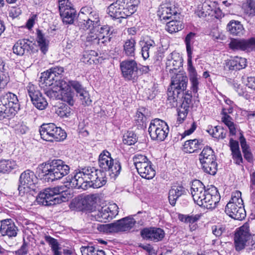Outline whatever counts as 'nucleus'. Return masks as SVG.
<instances>
[{"mask_svg":"<svg viewBox=\"0 0 255 255\" xmlns=\"http://www.w3.org/2000/svg\"><path fill=\"white\" fill-rule=\"evenodd\" d=\"M55 112L61 118H65L73 114V110L69 106L63 104L56 109Z\"/></svg>","mask_w":255,"mask_h":255,"instance_id":"46","label":"nucleus"},{"mask_svg":"<svg viewBox=\"0 0 255 255\" xmlns=\"http://www.w3.org/2000/svg\"><path fill=\"white\" fill-rule=\"evenodd\" d=\"M136 221L130 217L124 218L115 222L103 225L104 232L107 233H115L129 231L132 228Z\"/></svg>","mask_w":255,"mask_h":255,"instance_id":"10","label":"nucleus"},{"mask_svg":"<svg viewBox=\"0 0 255 255\" xmlns=\"http://www.w3.org/2000/svg\"><path fill=\"white\" fill-rule=\"evenodd\" d=\"M171 76V83L167 93V100L171 106L176 107L178 99L180 98V96L183 97V92L186 89L188 79L185 73L181 71Z\"/></svg>","mask_w":255,"mask_h":255,"instance_id":"3","label":"nucleus"},{"mask_svg":"<svg viewBox=\"0 0 255 255\" xmlns=\"http://www.w3.org/2000/svg\"><path fill=\"white\" fill-rule=\"evenodd\" d=\"M37 41L41 51L45 54L48 50V41L45 39L40 30H37Z\"/></svg>","mask_w":255,"mask_h":255,"instance_id":"47","label":"nucleus"},{"mask_svg":"<svg viewBox=\"0 0 255 255\" xmlns=\"http://www.w3.org/2000/svg\"><path fill=\"white\" fill-rule=\"evenodd\" d=\"M135 41L131 38L127 40L124 45V50L125 54L128 56H134L135 53Z\"/></svg>","mask_w":255,"mask_h":255,"instance_id":"42","label":"nucleus"},{"mask_svg":"<svg viewBox=\"0 0 255 255\" xmlns=\"http://www.w3.org/2000/svg\"><path fill=\"white\" fill-rule=\"evenodd\" d=\"M45 240L51 247L53 255H62L61 248L56 239L50 236H45Z\"/></svg>","mask_w":255,"mask_h":255,"instance_id":"37","label":"nucleus"},{"mask_svg":"<svg viewBox=\"0 0 255 255\" xmlns=\"http://www.w3.org/2000/svg\"><path fill=\"white\" fill-rule=\"evenodd\" d=\"M64 72V69L61 67H56L51 68L49 71L42 74V77L44 79V83L46 85H52L53 81L60 77V75Z\"/></svg>","mask_w":255,"mask_h":255,"instance_id":"28","label":"nucleus"},{"mask_svg":"<svg viewBox=\"0 0 255 255\" xmlns=\"http://www.w3.org/2000/svg\"><path fill=\"white\" fill-rule=\"evenodd\" d=\"M18 230L11 219H7L1 221L0 233L1 236H6L9 238L15 237L17 236Z\"/></svg>","mask_w":255,"mask_h":255,"instance_id":"22","label":"nucleus"},{"mask_svg":"<svg viewBox=\"0 0 255 255\" xmlns=\"http://www.w3.org/2000/svg\"><path fill=\"white\" fill-rule=\"evenodd\" d=\"M214 151L211 147H205L199 155V160L200 161L207 159V158L214 156Z\"/></svg>","mask_w":255,"mask_h":255,"instance_id":"54","label":"nucleus"},{"mask_svg":"<svg viewBox=\"0 0 255 255\" xmlns=\"http://www.w3.org/2000/svg\"><path fill=\"white\" fill-rule=\"evenodd\" d=\"M72 87L77 92V96L79 98L82 104L85 106H89L92 103L88 92L86 91L82 85L77 81L70 82Z\"/></svg>","mask_w":255,"mask_h":255,"instance_id":"26","label":"nucleus"},{"mask_svg":"<svg viewBox=\"0 0 255 255\" xmlns=\"http://www.w3.org/2000/svg\"><path fill=\"white\" fill-rule=\"evenodd\" d=\"M190 75V81L191 83V89L193 92L196 93L198 89L199 80L197 77V73L189 74Z\"/></svg>","mask_w":255,"mask_h":255,"instance_id":"57","label":"nucleus"},{"mask_svg":"<svg viewBox=\"0 0 255 255\" xmlns=\"http://www.w3.org/2000/svg\"><path fill=\"white\" fill-rule=\"evenodd\" d=\"M207 131L213 137L218 139H223L226 137V135L224 129L220 126H216L214 128H211L208 129Z\"/></svg>","mask_w":255,"mask_h":255,"instance_id":"48","label":"nucleus"},{"mask_svg":"<svg viewBox=\"0 0 255 255\" xmlns=\"http://www.w3.org/2000/svg\"><path fill=\"white\" fill-rule=\"evenodd\" d=\"M229 46L234 51L241 50L248 52L255 51V38L248 39L232 38Z\"/></svg>","mask_w":255,"mask_h":255,"instance_id":"16","label":"nucleus"},{"mask_svg":"<svg viewBox=\"0 0 255 255\" xmlns=\"http://www.w3.org/2000/svg\"><path fill=\"white\" fill-rule=\"evenodd\" d=\"M124 144L130 145L134 144L136 141V135L132 132H127L123 136Z\"/></svg>","mask_w":255,"mask_h":255,"instance_id":"51","label":"nucleus"},{"mask_svg":"<svg viewBox=\"0 0 255 255\" xmlns=\"http://www.w3.org/2000/svg\"><path fill=\"white\" fill-rule=\"evenodd\" d=\"M246 61L244 58L235 57L227 61L226 66L231 70L242 69L247 66Z\"/></svg>","mask_w":255,"mask_h":255,"instance_id":"33","label":"nucleus"},{"mask_svg":"<svg viewBox=\"0 0 255 255\" xmlns=\"http://www.w3.org/2000/svg\"><path fill=\"white\" fill-rule=\"evenodd\" d=\"M139 0H117L108 8V13L115 18H127L136 10Z\"/></svg>","mask_w":255,"mask_h":255,"instance_id":"5","label":"nucleus"},{"mask_svg":"<svg viewBox=\"0 0 255 255\" xmlns=\"http://www.w3.org/2000/svg\"><path fill=\"white\" fill-rule=\"evenodd\" d=\"M182 62L183 59L179 53L175 52L171 53L167 58L166 71H168L171 76L172 74L178 73Z\"/></svg>","mask_w":255,"mask_h":255,"instance_id":"19","label":"nucleus"},{"mask_svg":"<svg viewBox=\"0 0 255 255\" xmlns=\"http://www.w3.org/2000/svg\"><path fill=\"white\" fill-rule=\"evenodd\" d=\"M192 51H187L188 60V69L189 70V74L196 73V70L192 65Z\"/></svg>","mask_w":255,"mask_h":255,"instance_id":"61","label":"nucleus"},{"mask_svg":"<svg viewBox=\"0 0 255 255\" xmlns=\"http://www.w3.org/2000/svg\"><path fill=\"white\" fill-rule=\"evenodd\" d=\"M192 96L191 94L185 93L183 92V97L180 96V98L178 99V101L181 100L182 104L180 108L178 109V119L177 121L181 123L186 118L189 108L192 103Z\"/></svg>","mask_w":255,"mask_h":255,"instance_id":"21","label":"nucleus"},{"mask_svg":"<svg viewBox=\"0 0 255 255\" xmlns=\"http://www.w3.org/2000/svg\"><path fill=\"white\" fill-rule=\"evenodd\" d=\"M225 212L231 218L242 220L246 217V211L244 206L227 204L225 207Z\"/></svg>","mask_w":255,"mask_h":255,"instance_id":"23","label":"nucleus"},{"mask_svg":"<svg viewBox=\"0 0 255 255\" xmlns=\"http://www.w3.org/2000/svg\"><path fill=\"white\" fill-rule=\"evenodd\" d=\"M27 130L28 128L23 123H18L14 127V130L16 133L18 134H24Z\"/></svg>","mask_w":255,"mask_h":255,"instance_id":"60","label":"nucleus"},{"mask_svg":"<svg viewBox=\"0 0 255 255\" xmlns=\"http://www.w3.org/2000/svg\"><path fill=\"white\" fill-rule=\"evenodd\" d=\"M228 31L233 36H241L245 33V29L241 22L232 20L227 24Z\"/></svg>","mask_w":255,"mask_h":255,"instance_id":"32","label":"nucleus"},{"mask_svg":"<svg viewBox=\"0 0 255 255\" xmlns=\"http://www.w3.org/2000/svg\"><path fill=\"white\" fill-rule=\"evenodd\" d=\"M37 181V178L33 171L26 170L20 174L19 180L18 189L19 194L23 196L30 192V189H33Z\"/></svg>","mask_w":255,"mask_h":255,"instance_id":"12","label":"nucleus"},{"mask_svg":"<svg viewBox=\"0 0 255 255\" xmlns=\"http://www.w3.org/2000/svg\"><path fill=\"white\" fill-rule=\"evenodd\" d=\"M80 249L82 255H105L103 251H96L92 246L82 247Z\"/></svg>","mask_w":255,"mask_h":255,"instance_id":"49","label":"nucleus"},{"mask_svg":"<svg viewBox=\"0 0 255 255\" xmlns=\"http://www.w3.org/2000/svg\"><path fill=\"white\" fill-rule=\"evenodd\" d=\"M245 12L249 15H255V1L254 0H248L244 6Z\"/></svg>","mask_w":255,"mask_h":255,"instance_id":"52","label":"nucleus"},{"mask_svg":"<svg viewBox=\"0 0 255 255\" xmlns=\"http://www.w3.org/2000/svg\"><path fill=\"white\" fill-rule=\"evenodd\" d=\"M191 193L195 203L208 209L215 208L220 200V195L216 187L211 185L206 188L202 182L198 180L192 182Z\"/></svg>","mask_w":255,"mask_h":255,"instance_id":"2","label":"nucleus"},{"mask_svg":"<svg viewBox=\"0 0 255 255\" xmlns=\"http://www.w3.org/2000/svg\"><path fill=\"white\" fill-rule=\"evenodd\" d=\"M157 15L161 20L171 19L172 17L175 18L179 15L174 7L170 4H163L160 6L157 11Z\"/></svg>","mask_w":255,"mask_h":255,"instance_id":"24","label":"nucleus"},{"mask_svg":"<svg viewBox=\"0 0 255 255\" xmlns=\"http://www.w3.org/2000/svg\"><path fill=\"white\" fill-rule=\"evenodd\" d=\"M72 87L77 92V96L79 98L82 104L85 106H89L92 103L88 92L86 91L82 85L77 81L70 82Z\"/></svg>","mask_w":255,"mask_h":255,"instance_id":"25","label":"nucleus"},{"mask_svg":"<svg viewBox=\"0 0 255 255\" xmlns=\"http://www.w3.org/2000/svg\"><path fill=\"white\" fill-rule=\"evenodd\" d=\"M99 37L98 33H95L93 31H91L88 34L86 40L87 42L93 44H98L99 41Z\"/></svg>","mask_w":255,"mask_h":255,"instance_id":"58","label":"nucleus"},{"mask_svg":"<svg viewBox=\"0 0 255 255\" xmlns=\"http://www.w3.org/2000/svg\"><path fill=\"white\" fill-rule=\"evenodd\" d=\"M80 21L78 25L84 30L93 29L100 25V18L99 12L89 6L83 7L79 13Z\"/></svg>","mask_w":255,"mask_h":255,"instance_id":"6","label":"nucleus"},{"mask_svg":"<svg viewBox=\"0 0 255 255\" xmlns=\"http://www.w3.org/2000/svg\"><path fill=\"white\" fill-rule=\"evenodd\" d=\"M105 175L101 171L93 167H86L76 173L74 177H68L67 184L47 188L39 193L36 198L40 205L50 206L60 204L68 200V197L63 195L66 187L87 190L89 187L99 188L106 183Z\"/></svg>","mask_w":255,"mask_h":255,"instance_id":"1","label":"nucleus"},{"mask_svg":"<svg viewBox=\"0 0 255 255\" xmlns=\"http://www.w3.org/2000/svg\"><path fill=\"white\" fill-rule=\"evenodd\" d=\"M200 143L197 139H190L185 142L184 151L187 153H193L200 148Z\"/></svg>","mask_w":255,"mask_h":255,"instance_id":"40","label":"nucleus"},{"mask_svg":"<svg viewBox=\"0 0 255 255\" xmlns=\"http://www.w3.org/2000/svg\"><path fill=\"white\" fill-rule=\"evenodd\" d=\"M26 90L32 104L39 110H42L46 108L48 103L38 87L34 84L29 83L26 87Z\"/></svg>","mask_w":255,"mask_h":255,"instance_id":"15","label":"nucleus"},{"mask_svg":"<svg viewBox=\"0 0 255 255\" xmlns=\"http://www.w3.org/2000/svg\"><path fill=\"white\" fill-rule=\"evenodd\" d=\"M19 108L18 101L16 96L12 93H7L0 97V119L10 116Z\"/></svg>","mask_w":255,"mask_h":255,"instance_id":"8","label":"nucleus"},{"mask_svg":"<svg viewBox=\"0 0 255 255\" xmlns=\"http://www.w3.org/2000/svg\"><path fill=\"white\" fill-rule=\"evenodd\" d=\"M32 42L28 39L19 40L13 46V52L17 55L22 56L30 49Z\"/></svg>","mask_w":255,"mask_h":255,"instance_id":"29","label":"nucleus"},{"mask_svg":"<svg viewBox=\"0 0 255 255\" xmlns=\"http://www.w3.org/2000/svg\"><path fill=\"white\" fill-rule=\"evenodd\" d=\"M184 188L182 186H174L169 191L168 199L170 204L174 206L177 199L183 194Z\"/></svg>","mask_w":255,"mask_h":255,"instance_id":"35","label":"nucleus"},{"mask_svg":"<svg viewBox=\"0 0 255 255\" xmlns=\"http://www.w3.org/2000/svg\"><path fill=\"white\" fill-rule=\"evenodd\" d=\"M41 172L48 181H53L61 179L70 172V167L61 159H49L41 164Z\"/></svg>","mask_w":255,"mask_h":255,"instance_id":"4","label":"nucleus"},{"mask_svg":"<svg viewBox=\"0 0 255 255\" xmlns=\"http://www.w3.org/2000/svg\"><path fill=\"white\" fill-rule=\"evenodd\" d=\"M224 110H223L222 112L223 117L221 119L222 122L229 128L230 134L234 135L237 132V125L233 122L232 117L226 113L224 112Z\"/></svg>","mask_w":255,"mask_h":255,"instance_id":"36","label":"nucleus"},{"mask_svg":"<svg viewBox=\"0 0 255 255\" xmlns=\"http://www.w3.org/2000/svg\"><path fill=\"white\" fill-rule=\"evenodd\" d=\"M141 236L143 239L154 242L161 241L164 237V231L157 228H144L140 231Z\"/></svg>","mask_w":255,"mask_h":255,"instance_id":"20","label":"nucleus"},{"mask_svg":"<svg viewBox=\"0 0 255 255\" xmlns=\"http://www.w3.org/2000/svg\"><path fill=\"white\" fill-rule=\"evenodd\" d=\"M52 88L46 91L45 94L50 98H55L58 96V91L54 85H51Z\"/></svg>","mask_w":255,"mask_h":255,"instance_id":"64","label":"nucleus"},{"mask_svg":"<svg viewBox=\"0 0 255 255\" xmlns=\"http://www.w3.org/2000/svg\"><path fill=\"white\" fill-rule=\"evenodd\" d=\"M198 14L201 17H211L212 19H220L224 16L221 9L217 7L214 3L210 1H205L202 4L201 9L199 11Z\"/></svg>","mask_w":255,"mask_h":255,"instance_id":"17","label":"nucleus"},{"mask_svg":"<svg viewBox=\"0 0 255 255\" xmlns=\"http://www.w3.org/2000/svg\"><path fill=\"white\" fill-rule=\"evenodd\" d=\"M112 165L107 169L112 178L115 179L120 173L121 170V163L118 160L115 159Z\"/></svg>","mask_w":255,"mask_h":255,"instance_id":"44","label":"nucleus"},{"mask_svg":"<svg viewBox=\"0 0 255 255\" xmlns=\"http://www.w3.org/2000/svg\"><path fill=\"white\" fill-rule=\"evenodd\" d=\"M140 176L146 179H151L155 175V171L152 167L151 162L147 163L140 164L136 167Z\"/></svg>","mask_w":255,"mask_h":255,"instance_id":"30","label":"nucleus"},{"mask_svg":"<svg viewBox=\"0 0 255 255\" xmlns=\"http://www.w3.org/2000/svg\"><path fill=\"white\" fill-rule=\"evenodd\" d=\"M21 12V10L19 7H12L9 11V15L12 18L17 17Z\"/></svg>","mask_w":255,"mask_h":255,"instance_id":"62","label":"nucleus"},{"mask_svg":"<svg viewBox=\"0 0 255 255\" xmlns=\"http://www.w3.org/2000/svg\"><path fill=\"white\" fill-rule=\"evenodd\" d=\"M59 9L63 22L66 24L73 23L76 16V10L69 0H59Z\"/></svg>","mask_w":255,"mask_h":255,"instance_id":"14","label":"nucleus"},{"mask_svg":"<svg viewBox=\"0 0 255 255\" xmlns=\"http://www.w3.org/2000/svg\"><path fill=\"white\" fill-rule=\"evenodd\" d=\"M148 132L152 140L162 141L168 135L169 128L166 122L160 119H155L150 122Z\"/></svg>","mask_w":255,"mask_h":255,"instance_id":"9","label":"nucleus"},{"mask_svg":"<svg viewBox=\"0 0 255 255\" xmlns=\"http://www.w3.org/2000/svg\"><path fill=\"white\" fill-rule=\"evenodd\" d=\"M73 81H69L68 82L63 80H57L56 79L53 84L58 92H66L70 90L72 87L70 82Z\"/></svg>","mask_w":255,"mask_h":255,"instance_id":"45","label":"nucleus"},{"mask_svg":"<svg viewBox=\"0 0 255 255\" xmlns=\"http://www.w3.org/2000/svg\"><path fill=\"white\" fill-rule=\"evenodd\" d=\"M17 167L15 161L11 160H0V172L8 173Z\"/></svg>","mask_w":255,"mask_h":255,"instance_id":"39","label":"nucleus"},{"mask_svg":"<svg viewBox=\"0 0 255 255\" xmlns=\"http://www.w3.org/2000/svg\"><path fill=\"white\" fill-rule=\"evenodd\" d=\"M39 130L41 138L47 141H60L66 137L65 131L53 123L43 124Z\"/></svg>","mask_w":255,"mask_h":255,"instance_id":"7","label":"nucleus"},{"mask_svg":"<svg viewBox=\"0 0 255 255\" xmlns=\"http://www.w3.org/2000/svg\"><path fill=\"white\" fill-rule=\"evenodd\" d=\"M230 146L232 153L240 151L239 144L237 141L234 140L231 138L230 141Z\"/></svg>","mask_w":255,"mask_h":255,"instance_id":"63","label":"nucleus"},{"mask_svg":"<svg viewBox=\"0 0 255 255\" xmlns=\"http://www.w3.org/2000/svg\"><path fill=\"white\" fill-rule=\"evenodd\" d=\"M241 192L236 191L232 195V198L228 204H235L238 206H244L243 201L241 198Z\"/></svg>","mask_w":255,"mask_h":255,"instance_id":"50","label":"nucleus"},{"mask_svg":"<svg viewBox=\"0 0 255 255\" xmlns=\"http://www.w3.org/2000/svg\"><path fill=\"white\" fill-rule=\"evenodd\" d=\"M61 99L64 102H67L70 106H73L74 103L73 99L74 94L70 90L61 93Z\"/></svg>","mask_w":255,"mask_h":255,"instance_id":"53","label":"nucleus"},{"mask_svg":"<svg viewBox=\"0 0 255 255\" xmlns=\"http://www.w3.org/2000/svg\"><path fill=\"white\" fill-rule=\"evenodd\" d=\"M97 53L94 51H90L89 52H85L83 57V61L85 63L92 64L95 62L94 56L97 55Z\"/></svg>","mask_w":255,"mask_h":255,"instance_id":"55","label":"nucleus"},{"mask_svg":"<svg viewBox=\"0 0 255 255\" xmlns=\"http://www.w3.org/2000/svg\"><path fill=\"white\" fill-rule=\"evenodd\" d=\"M195 36V33L190 32L185 37V42L186 43L187 51H192L191 44L193 43V40Z\"/></svg>","mask_w":255,"mask_h":255,"instance_id":"59","label":"nucleus"},{"mask_svg":"<svg viewBox=\"0 0 255 255\" xmlns=\"http://www.w3.org/2000/svg\"><path fill=\"white\" fill-rule=\"evenodd\" d=\"M72 87L77 92V96L79 98L82 104L85 106H89L92 103L88 92L86 91L82 85L77 81L70 82Z\"/></svg>","mask_w":255,"mask_h":255,"instance_id":"27","label":"nucleus"},{"mask_svg":"<svg viewBox=\"0 0 255 255\" xmlns=\"http://www.w3.org/2000/svg\"><path fill=\"white\" fill-rule=\"evenodd\" d=\"M118 207L116 204L108 207H101L91 212V216L99 222H106L112 220L118 214Z\"/></svg>","mask_w":255,"mask_h":255,"instance_id":"13","label":"nucleus"},{"mask_svg":"<svg viewBox=\"0 0 255 255\" xmlns=\"http://www.w3.org/2000/svg\"><path fill=\"white\" fill-rule=\"evenodd\" d=\"M120 67L124 77L128 80H135L138 77L137 64L134 60H126L121 63Z\"/></svg>","mask_w":255,"mask_h":255,"instance_id":"18","label":"nucleus"},{"mask_svg":"<svg viewBox=\"0 0 255 255\" xmlns=\"http://www.w3.org/2000/svg\"><path fill=\"white\" fill-rule=\"evenodd\" d=\"M199 215H182L180 216V219L181 221L185 223H189L190 224V229L191 230H195L196 228V222L200 218Z\"/></svg>","mask_w":255,"mask_h":255,"instance_id":"43","label":"nucleus"},{"mask_svg":"<svg viewBox=\"0 0 255 255\" xmlns=\"http://www.w3.org/2000/svg\"><path fill=\"white\" fill-rule=\"evenodd\" d=\"M175 18H171L172 20L166 24V29L170 33L176 32L183 28L182 22L180 20L176 19Z\"/></svg>","mask_w":255,"mask_h":255,"instance_id":"38","label":"nucleus"},{"mask_svg":"<svg viewBox=\"0 0 255 255\" xmlns=\"http://www.w3.org/2000/svg\"><path fill=\"white\" fill-rule=\"evenodd\" d=\"M134 164L136 167H138L140 164L147 163L150 162L146 156L141 154H136L133 157Z\"/></svg>","mask_w":255,"mask_h":255,"instance_id":"56","label":"nucleus"},{"mask_svg":"<svg viewBox=\"0 0 255 255\" xmlns=\"http://www.w3.org/2000/svg\"><path fill=\"white\" fill-rule=\"evenodd\" d=\"M156 45L154 41L151 39H148L144 42L141 49V54L143 58L146 59L149 57V52L152 50Z\"/></svg>","mask_w":255,"mask_h":255,"instance_id":"41","label":"nucleus"},{"mask_svg":"<svg viewBox=\"0 0 255 255\" xmlns=\"http://www.w3.org/2000/svg\"><path fill=\"white\" fill-rule=\"evenodd\" d=\"M114 160L112 158L111 154L109 151L104 150L99 155V166L103 170H107Z\"/></svg>","mask_w":255,"mask_h":255,"instance_id":"34","label":"nucleus"},{"mask_svg":"<svg viewBox=\"0 0 255 255\" xmlns=\"http://www.w3.org/2000/svg\"><path fill=\"white\" fill-rule=\"evenodd\" d=\"M215 160L214 156L200 161L204 171L211 175H215L217 171V164Z\"/></svg>","mask_w":255,"mask_h":255,"instance_id":"31","label":"nucleus"},{"mask_svg":"<svg viewBox=\"0 0 255 255\" xmlns=\"http://www.w3.org/2000/svg\"><path fill=\"white\" fill-rule=\"evenodd\" d=\"M250 233L249 224L247 223L236 230L234 237V246L237 252H241L248 247Z\"/></svg>","mask_w":255,"mask_h":255,"instance_id":"11","label":"nucleus"}]
</instances>
